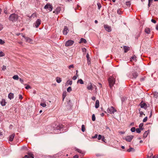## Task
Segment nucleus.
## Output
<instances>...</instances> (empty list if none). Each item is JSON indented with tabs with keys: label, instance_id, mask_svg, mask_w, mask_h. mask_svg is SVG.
Returning <instances> with one entry per match:
<instances>
[{
	"label": "nucleus",
	"instance_id": "f257e3e1",
	"mask_svg": "<svg viewBox=\"0 0 158 158\" xmlns=\"http://www.w3.org/2000/svg\"><path fill=\"white\" fill-rule=\"evenodd\" d=\"M116 74H113L111 76H110L108 79V81L109 85L110 88L112 89L116 81V79L118 80Z\"/></svg>",
	"mask_w": 158,
	"mask_h": 158
},
{
	"label": "nucleus",
	"instance_id": "f03ea898",
	"mask_svg": "<svg viewBox=\"0 0 158 158\" xmlns=\"http://www.w3.org/2000/svg\"><path fill=\"white\" fill-rule=\"evenodd\" d=\"M18 17V16L17 14H13L9 16V19L13 22H15L17 20Z\"/></svg>",
	"mask_w": 158,
	"mask_h": 158
},
{
	"label": "nucleus",
	"instance_id": "7ed1b4c3",
	"mask_svg": "<svg viewBox=\"0 0 158 158\" xmlns=\"http://www.w3.org/2000/svg\"><path fill=\"white\" fill-rule=\"evenodd\" d=\"M44 8L46 9L48 12L51 11L53 9V6L50 3H48L44 7Z\"/></svg>",
	"mask_w": 158,
	"mask_h": 158
},
{
	"label": "nucleus",
	"instance_id": "20e7f679",
	"mask_svg": "<svg viewBox=\"0 0 158 158\" xmlns=\"http://www.w3.org/2000/svg\"><path fill=\"white\" fill-rule=\"evenodd\" d=\"M107 111L108 113L111 114H114L116 111V110L113 106H111L107 109Z\"/></svg>",
	"mask_w": 158,
	"mask_h": 158
},
{
	"label": "nucleus",
	"instance_id": "39448f33",
	"mask_svg": "<svg viewBox=\"0 0 158 158\" xmlns=\"http://www.w3.org/2000/svg\"><path fill=\"white\" fill-rule=\"evenodd\" d=\"M133 137L134 136L133 135H128L124 137L123 138V139L127 142H130Z\"/></svg>",
	"mask_w": 158,
	"mask_h": 158
},
{
	"label": "nucleus",
	"instance_id": "423d86ee",
	"mask_svg": "<svg viewBox=\"0 0 158 158\" xmlns=\"http://www.w3.org/2000/svg\"><path fill=\"white\" fill-rule=\"evenodd\" d=\"M86 88L88 90H93L94 89L93 85L91 82H89L87 85Z\"/></svg>",
	"mask_w": 158,
	"mask_h": 158
},
{
	"label": "nucleus",
	"instance_id": "0eeeda50",
	"mask_svg": "<svg viewBox=\"0 0 158 158\" xmlns=\"http://www.w3.org/2000/svg\"><path fill=\"white\" fill-rule=\"evenodd\" d=\"M41 23V20L40 19H38L36 22L33 24V26L36 28L38 27Z\"/></svg>",
	"mask_w": 158,
	"mask_h": 158
},
{
	"label": "nucleus",
	"instance_id": "6e6552de",
	"mask_svg": "<svg viewBox=\"0 0 158 158\" xmlns=\"http://www.w3.org/2000/svg\"><path fill=\"white\" fill-rule=\"evenodd\" d=\"M74 43V41L71 40H69L65 43V46L68 47L69 46H71L73 45Z\"/></svg>",
	"mask_w": 158,
	"mask_h": 158
},
{
	"label": "nucleus",
	"instance_id": "1a4fd4ad",
	"mask_svg": "<svg viewBox=\"0 0 158 158\" xmlns=\"http://www.w3.org/2000/svg\"><path fill=\"white\" fill-rule=\"evenodd\" d=\"M104 27L105 30L107 31L110 32L111 31V27L107 25H104Z\"/></svg>",
	"mask_w": 158,
	"mask_h": 158
},
{
	"label": "nucleus",
	"instance_id": "9d476101",
	"mask_svg": "<svg viewBox=\"0 0 158 158\" xmlns=\"http://www.w3.org/2000/svg\"><path fill=\"white\" fill-rule=\"evenodd\" d=\"M69 31L68 28L67 26H65L63 31V33L64 35H66Z\"/></svg>",
	"mask_w": 158,
	"mask_h": 158
},
{
	"label": "nucleus",
	"instance_id": "9b49d317",
	"mask_svg": "<svg viewBox=\"0 0 158 158\" xmlns=\"http://www.w3.org/2000/svg\"><path fill=\"white\" fill-rule=\"evenodd\" d=\"M61 10L60 7H57L56 9L53 11V13L56 14H58L60 12Z\"/></svg>",
	"mask_w": 158,
	"mask_h": 158
},
{
	"label": "nucleus",
	"instance_id": "f8f14e48",
	"mask_svg": "<svg viewBox=\"0 0 158 158\" xmlns=\"http://www.w3.org/2000/svg\"><path fill=\"white\" fill-rule=\"evenodd\" d=\"M86 57L87 59V63L88 64V65H89L90 64L91 62L90 59L89 57V56L88 53L87 54Z\"/></svg>",
	"mask_w": 158,
	"mask_h": 158
},
{
	"label": "nucleus",
	"instance_id": "ddd939ff",
	"mask_svg": "<svg viewBox=\"0 0 158 158\" xmlns=\"http://www.w3.org/2000/svg\"><path fill=\"white\" fill-rule=\"evenodd\" d=\"M136 60H137V57L135 55H134V56H132L130 58V60L131 61H136Z\"/></svg>",
	"mask_w": 158,
	"mask_h": 158
},
{
	"label": "nucleus",
	"instance_id": "4468645a",
	"mask_svg": "<svg viewBox=\"0 0 158 158\" xmlns=\"http://www.w3.org/2000/svg\"><path fill=\"white\" fill-rule=\"evenodd\" d=\"M99 106V102L98 100L96 101L95 104V107L96 108H98Z\"/></svg>",
	"mask_w": 158,
	"mask_h": 158
},
{
	"label": "nucleus",
	"instance_id": "2eb2a0df",
	"mask_svg": "<svg viewBox=\"0 0 158 158\" xmlns=\"http://www.w3.org/2000/svg\"><path fill=\"white\" fill-rule=\"evenodd\" d=\"M76 151H77L78 152L82 154L83 155L85 154L84 152L83 151L79 149H76Z\"/></svg>",
	"mask_w": 158,
	"mask_h": 158
},
{
	"label": "nucleus",
	"instance_id": "dca6fc26",
	"mask_svg": "<svg viewBox=\"0 0 158 158\" xmlns=\"http://www.w3.org/2000/svg\"><path fill=\"white\" fill-rule=\"evenodd\" d=\"M87 42L86 40L85 39L82 38L80 39V43H86Z\"/></svg>",
	"mask_w": 158,
	"mask_h": 158
},
{
	"label": "nucleus",
	"instance_id": "f3484780",
	"mask_svg": "<svg viewBox=\"0 0 158 158\" xmlns=\"http://www.w3.org/2000/svg\"><path fill=\"white\" fill-rule=\"evenodd\" d=\"M29 0H24L23 2H22L21 3V5H22L23 3L25 5H28L29 3Z\"/></svg>",
	"mask_w": 158,
	"mask_h": 158
},
{
	"label": "nucleus",
	"instance_id": "a211bd4d",
	"mask_svg": "<svg viewBox=\"0 0 158 158\" xmlns=\"http://www.w3.org/2000/svg\"><path fill=\"white\" fill-rule=\"evenodd\" d=\"M8 97L10 99H13L14 98V94L11 93H9Z\"/></svg>",
	"mask_w": 158,
	"mask_h": 158
},
{
	"label": "nucleus",
	"instance_id": "6ab92c4d",
	"mask_svg": "<svg viewBox=\"0 0 158 158\" xmlns=\"http://www.w3.org/2000/svg\"><path fill=\"white\" fill-rule=\"evenodd\" d=\"M15 134H13L10 136L9 141H12L13 140V139L15 137Z\"/></svg>",
	"mask_w": 158,
	"mask_h": 158
},
{
	"label": "nucleus",
	"instance_id": "aec40b11",
	"mask_svg": "<svg viewBox=\"0 0 158 158\" xmlns=\"http://www.w3.org/2000/svg\"><path fill=\"white\" fill-rule=\"evenodd\" d=\"M150 29L149 28L146 27L145 28V32L146 33L149 34L150 33Z\"/></svg>",
	"mask_w": 158,
	"mask_h": 158
},
{
	"label": "nucleus",
	"instance_id": "412c9836",
	"mask_svg": "<svg viewBox=\"0 0 158 158\" xmlns=\"http://www.w3.org/2000/svg\"><path fill=\"white\" fill-rule=\"evenodd\" d=\"M124 52L126 53L129 50V48L128 47L125 46L124 47Z\"/></svg>",
	"mask_w": 158,
	"mask_h": 158
},
{
	"label": "nucleus",
	"instance_id": "4be33fe9",
	"mask_svg": "<svg viewBox=\"0 0 158 158\" xmlns=\"http://www.w3.org/2000/svg\"><path fill=\"white\" fill-rule=\"evenodd\" d=\"M149 132L148 131H145L143 135V137L144 138H146L148 135Z\"/></svg>",
	"mask_w": 158,
	"mask_h": 158
},
{
	"label": "nucleus",
	"instance_id": "5701e85b",
	"mask_svg": "<svg viewBox=\"0 0 158 158\" xmlns=\"http://www.w3.org/2000/svg\"><path fill=\"white\" fill-rule=\"evenodd\" d=\"M138 76V74L137 73H133L132 74V78H136Z\"/></svg>",
	"mask_w": 158,
	"mask_h": 158
},
{
	"label": "nucleus",
	"instance_id": "b1692460",
	"mask_svg": "<svg viewBox=\"0 0 158 158\" xmlns=\"http://www.w3.org/2000/svg\"><path fill=\"white\" fill-rule=\"evenodd\" d=\"M127 151L128 152H134L135 151V150L133 148L131 147L129 149H127Z\"/></svg>",
	"mask_w": 158,
	"mask_h": 158
},
{
	"label": "nucleus",
	"instance_id": "393cba45",
	"mask_svg": "<svg viewBox=\"0 0 158 158\" xmlns=\"http://www.w3.org/2000/svg\"><path fill=\"white\" fill-rule=\"evenodd\" d=\"M13 78L15 80H18L19 79V77L18 75H15L13 77Z\"/></svg>",
	"mask_w": 158,
	"mask_h": 158
},
{
	"label": "nucleus",
	"instance_id": "a878e982",
	"mask_svg": "<svg viewBox=\"0 0 158 158\" xmlns=\"http://www.w3.org/2000/svg\"><path fill=\"white\" fill-rule=\"evenodd\" d=\"M56 81L58 83H60L61 81V79L59 77H57L56 78Z\"/></svg>",
	"mask_w": 158,
	"mask_h": 158
},
{
	"label": "nucleus",
	"instance_id": "bb28decb",
	"mask_svg": "<svg viewBox=\"0 0 158 158\" xmlns=\"http://www.w3.org/2000/svg\"><path fill=\"white\" fill-rule=\"evenodd\" d=\"M6 102L4 99H2L1 102V104L2 106H4L6 105Z\"/></svg>",
	"mask_w": 158,
	"mask_h": 158
},
{
	"label": "nucleus",
	"instance_id": "cd10ccee",
	"mask_svg": "<svg viewBox=\"0 0 158 158\" xmlns=\"http://www.w3.org/2000/svg\"><path fill=\"white\" fill-rule=\"evenodd\" d=\"M77 83H79L81 84H84V82L82 79H80L78 80L77 81Z\"/></svg>",
	"mask_w": 158,
	"mask_h": 158
},
{
	"label": "nucleus",
	"instance_id": "c85d7f7f",
	"mask_svg": "<svg viewBox=\"0 0 158 158\" xmlns=\"http://www.w3.org/2000/svg\"><path fill=\"white\" fill-rule=\"evenodd\" d=\"M146 104L145 103H143L141 104L140 105V106L141 108H145V107L146 106Z\"/></svg>",
	"mask_w": 158,
	"mask_h": 158
},
{
	"label": "nucleus",
	"instance_id": "c756f323",
	"mask_svg": "<svg viewBox=\"0 0 158 158\" xmlns=\"http://www.w3.org/2000/svg\"><path fill=\"white\" fill-rule=\"evenodd\" d=\"M67 84H68L69 85H71L72 84V81L71 80H68L66 82Z\"/></svg>",
	"mask_w": 158,
	"mask_h": 158
},
{
	"label": "nucleus",
	"instance_id": "7c9ffc66",
	"mask_svg": "<svg viewBox=\"0 0 158 158\" xmlns=\"http://www.w3.org/2000/svg\"><path fill=\"white\" fill-rule=\"evenodd\" d=\"M40 105L44 107H45L46 106V104L45 103H41L40 104Z\"/></svg>",
	"mask_w": 158,
	"mask_h": 158
},
{
	"label": "nucleus",
	"instance_id": "2f4dec72",
	"mask_svg": "<svg viewBox=\"0 0 158 158\" xmlns=\"http://www.w3.org/2000/svg\"><path fill=\"white\" fill-rule=\"evenodd\" d=\"M96 118L94 114H93L92 116V119L93 121H95V120Z\"/></svg>",
	"mask_w": 158,
	"mask_h": 158
},
{
	"label": "nucleus",
	"instance_id": "473e14b6",
	"mask_svg": "<svg viewBox=\"0 0 158 158\" xmlns=\"http://www.w3.org/2000/svg\"><path fill=\"white\" fill-rule=\"evenodd\" d=\"M36 14L35 13H34L31 16H30V18H34L35 17H36Z\"/></svg>",
	"mask_w": 158,
	"mask_h": 158
},
{
	"label": "nucleus",
	"instance_id": "72a5a7b5",
	"mask_svg": "<svg viewBox=\"0 0 158 158\" xmlns=\"http://www.w3.org/2000/svg\"><path fill=\"white\" fill-rule=\"evenodd\" d=\"M5 56V54L2 52L0 51V56L2 57Z\"/></svg>",
	"mask_w": 158,
	"mask_h": 158
},
{
	"label": "nucleus",
	"instance_id": "f704fd0d",
	"mask_svg": "<svg viewBox=\"0 0 158 158\" xmlns=\"http://www.w3.org/2000/svg\"><path fill=\"white\" fill-rule=\"evenodd\" d=\"M143 123H141L139 125V128L141 130H142L143 129V128H142V127H143Z\"/></svg>",
	"mask_w": 158,
	"mask_h": 158
},
{
	"label": "nucleus",
	"instance_id": "c9c22d12",
	"mask_svg": "<svg viewBox=\"0 0 158 158\" xmlns=\"http://www.w3.org/2000/svg\"><path fill=\"white\" fill-rule=\"evenodd\" d=\"M141 130L140 129L137 128L135 129V131L137 133H140L141 132Z\"/></svg>",
	"mask_w": 158,
	"mask_h": 158
},
{
	"label": "nucleus",
	"instance_id": "e433bc0d",
	"mask_svg": "<svg viewBox=\"0 0 158 158\" xmlns=\"http://www.w3.org/2000/svg\"><path fill=\"white\" fill-rule=\"evenodd\" d=\"M74 67L73 64H71L68 66V68L71 70V68H73Z\"/></svg>",
	"mask_w": 158,
	"mask_h": 158
},
{
	"label": "nucleus",
	"instance_id": "4c0bfd02",
	"mask_svg": "<svg viewBox=\"0 0 158 158\" xmlns=\"http://www.w3.org/2000/svg\"><path fill=\"white\" fill-rule=\"evenodd\" d=\"M66 96V93L64 92L63 94L62 95V98H63V101Z\"/></svg>",
	"mask_w": 158,
	"mask_h": 158
},
{
	"label": "nucleus",
	"instance_id": "58836bf2",
	"mask_svg": "<svg viewBox=\"0 0 158 158\" xmlns=\"http://www.w3.org/2000/svg\"><path fill=\"white\" fill-rule=\"evenodd\" d=\"M81 130L83 132H84L85 131V127L84 125H82L81 126Z\"/></svg>",
	"mask_w": 158,
	"mask_h": 158
},
{
	"label": "nucleus",
	"instance_id": "ea45409f",
	"mask_svg": "<svg viewBox=\"0 0 158 158\" xmlns=\"http://www.w3.org/2000/svg\"><path fill=\"white\" fill-rule=\"evenodd\" d=\"M72 90V89L71 87H69L67 89V91L69 92H70Z\"/></svg>",
	"mask_w": 158,
	"mask_h": 158
},
{
	"label": "nucleus",
	"instance_id": "a19ab883",
	"mask_svg": "<svg viewBox=\"0 0 158 158\" xmlns=\"http://www.w3.org/2000/svg\"><path fill=\"white\" fill-rule=\"evenodd\" d=\"M28 155H25L23 158H30V153H28Z\"/></svg>",
	"mask_w": 158,
	"mask_h": 158
},
{
	"label": "nucleus",
	"instance_id": "79ce46f5",
	"mask_svg": "<svg viewBox=\"0 0 158 158\" xmlns=\"http://www.w3.org/2000/svg\"><path fill=\"white\" fill-rule=\"evenodd\" d=\"M131 131L132 132H134L135 131V127H132L131 129Z\"/></svg>",
	"mask_w": 158,
	"mask_h": 158
},
{
	"label": "nucleus",
	"instance_id": "37998d69",
	"mask_svg": "<svg viewBox=\"0 0 158 158\" xmlns=\"http://www.w3.org/2000/svg\"><path fill=\"white\" fill-rule=\"evenodd\" d=\"M154 97L156 98H157L158 97V93L157 92H155L154 94Z\"/></svg>",
	"mask_w": 158,
	"mask_h": 158
},
{
	"label": "nucleus",
	"instance_id": "c03bdc74",
	"mask_svg": "<svg viewBox=\"0 0 158 158\" xmlns=\"http://www.w3.org/2000/svg\"><path fill=\"white\" fill-rule=\"evenodd\" d=\"M98 139L99 140H100V139H101L102 137V136L100 135H98Z\"/></svg>",
	"mask_w": 158,
	"mask_h": 158
},
{
	"label": "nucleus",
	"instance_id": "a18cd8bd",
	"mask_svg": "<svg viewBox=\"0 0 158 158\" xmlns=\"http://www.w3.org/2000/svg\"><path fill=\"white\" fill-rule=\"evenodd\" d=\"M97 5L98 6V9H100L101 7V4L99 3H97Z\"/></svg>",
	"mask_w": 158,
	"mask_h": 158
},
{
	"label": "nucleus",
	"instance_id": "49530a36",
	"mask_svg": "<svg viewBox=\"0 0 158 158\" xmlns=\"http://www.w3.org/2000/svg\"><path fill=\"white\" fill-rule=\"evenodd\" d=\"M5 43V42L2 40V39H0V44H3Z\"/></svg>",
	"mask_w": 158,
	"mask_h": 158
},
{
	"label": "nucleus",
	"instance_id": "de8ad7c7",
	"mask_svg": "<svg viewBox=\"0 0 158 158\" xmlns=\"http://www.w3.org/2000/svg\"><path fill=\"white\" fill-rule=\"evenodd\" d=\"M152 154H149L148 155H147V158H151L152 156Z\"/></svg>",
	"mask_w": 158,
	"mask_h": 158
},
{
	"label": "nucleus",
	"instance_id": "09e8293b",
	"mask_svg": "<svg viewBox=\"0 0 158 158\" xmlns=\"http://www.w3.org/2000/svg\"><path fill=\"white\" fill-rule=\"evenodd\" d=\"M147 119H148V117H146L143 119V122H146L147 120Z\"/></svg>",
	"mask_w": 158,
	"mask_h": 158
},
{
	"label": "nucleus",
	"instance_id": "8fccbe9b",
	"mask_svg": "<svg viewBox=\"0 0 158 158\" xmlns=\"http://www.w3.org/2000/svg\"><path fill=\"white\" fill-rule=\"evenodd\" d=\"M77 77H78V76H77L76 75L74 76L73 77V79L74 80H76L77 79Z\"/></svg>",
	"mask_w": 158,
	"mask_h": 158
},
{
	"label": "nucleus",
	"instance_id": "3c124183",
	"mask_svg": "<svg viewBox=\"0 0 158 158\" xmlns=\"http://www.w3.org/2000/svg\"><path fill=\"white\" fill-rule=\"evenodd\" d=\"M121 11L120 10V9H118L117 10V13L119 14H121Z\"/></svg>",
	"mask_w": 158,
	"mask_h": 158
},
{
	"label": "nucleus",
	"instance_id": "603ef678",
	"mask_svg": "<svg viewBox=\"0 0 158 158\" xmlns=\"http://www.w3.org/2000/svg\"><path fill=\"white\" fill-rule=\"evenodd\" d=\"M151 21L154 23H156V21L153 19H151Z\"/></svg>",
	"mask_w": 158,
	"mask_h": 158
},
{
	"label": "nucleus",
	"instance_id": "864d4df0",
	"mask_svg": "<svg viewBox=\"0 0 158 158\" xmlns=\"http://www.w3.org/2000/svg\"><path fill=\"white\" fill-rule=\"evenodd\" d=\"M104 142H105V137L103 136H102V138L101 139Z\"/></svg>",
	"mask_w": 158,
	"mask_h": 158
},
{
	"label": "nucleus",
	"instance_id": "5fc2aeb1",
	"mask_svg": "<svg viewBox=\"0 0 158 158\" xmlns=\"http://www.w3.org/2000/svg\"><path fill=\"white\" fill-rule=\"evenodd\" d=\"M30 158H34L33 155L30 152Z\"/></svg>",
	"mask_w": 158,
	"mask_h": 158
},
{
	"label": "nucleus",
	"instance_id": "6e6d98bb",
	"mask_svg": "<svg viewBox=\"0 0 158 158\" xmlns=\"http://www.w3.org/2000/svg\"><path fill=\"white\" fill-rule=\"evenodd\" d=\"M19 98L20 99L22 100L23 98V97L22 95H19Z\"/></svg>",
	"mask_w": 158,
	"mask_h": 158
},
{
	"label": "nucleus",
	"instance_id": "4d7b16f0",
	"mask_svg": "<svg viewBox=\"0 0 158 158\" xmlns=\"http://www.w3.org/2000/svg\"><path fill=\"white\" fill-rule=\"evenodd\" d=\"M6 69V67L5 66L3 65L2 68V70H4Z\"/></svg>",
	"mask_w": 158,
	"mask_h": 158
},
{
	"label": "nucleus",
	"instance_id": "13d9d810",
	"mask_svg": "<svg viewBox=\"0 0 158 158\" xmlns=\"http://www.w3.org/2000/svg\"><path fill=\"white\" fill-rule=\"evenodd\" d=\"M98 135L96 134L94 136L92 137V138L93 139L97 138L98 137Z\"/></svg>",
	"mask_w": 158,
	"mask_h": 158
},
{
	"label": "nucleus",
	"instance_id": "bf43d9fd",
	"mask_svg": "<svg viewBox=\"0 0 158 158\" xmlns=\"http://www.w3.org/2000/svg\"><path fill=\"white\" fill-rule=\"evenodd\" d=\"M4 12L5 14H7V8H6L4 9Z\"/></svg>",
	"mask_w": 158,
	"mask_h": 158
},
{
	"label": "nucleus",
	"instance_id": "052dcab7",
	"mask_svg": "<svg viewBox=\"0 0 158 158\" xmlns=\"http://www.w3.org/2000/svg\"><path fill=\"white\" fill-rule=\"evenodd\" d=\"M94 88L95 89L96 92H97V87L95 85H93Z\"/></svg>",
	"mask_w": 158,
	"mask_h": 158
},
{
	"label": "nucleus",
	"instance_id": "680f3d73",
	"mask_svg": "<svg viewBox=\"0 0 158 158\" xmlns=\"http://www.w3.org/2000/svg\"><path fill=\"white\" fill-rule=\"evenodd\" d=\"M19 81L21 82V83H23V80L21 78H20L19 79Z\"/></svg>",
	"mask_w": 158,
	"mask_h": 158
},
{
	"label": "nucleus",
	"instance_id": "e2e57ef3",
	"mask_svg": "<svg viewBox=\"0 0 158 158\" xmlns=\"http://www.w3.org/2000/svg\"><path fill=\"white\" fill-rule=\"evenodd\" d=\"M3 28L2 25L0 23V31H1Z\"/></svg>",
	"mask_w": 158,
	"mask_h": 158
},
{
	"label": "nucleus",
	"instance_id": "0e129e2a",
	"mask_svg": "<svg viewBox=\"0 0 158 158\" xmlns=\"http://www.w3.org/2000/svg\"><path fill=\"white\" fill-rule=\"evenodd\" d=\"M92 99L93 100H95L96 99V97H95L93 96L92 97Z\"/></svg>",
	"mask_w": 158,
	"mask_h": 158
},
{
	"label": "nucleus",
	"instance_id": "69168bd1",
	"mask_svg": "<svg viewBox=\"0 0 158 158\" xmlns=\"http://www.w3.org/2000/svg\"><path fill=\"white\" fill-rule=\"evenodd\" d=\"M78 156L77 155H75L73 156V158H78Z\"/></svg>",
	"mask_w": 158,
	"mask_h": 158
},
{
	"label": "nucleus",
	"instance_id": "338daca9",
	"mask_svg": "<svg viewBox=\"0 0 158 158\" xmlns=\"http://www.w3.org/2000/svg\"><path fill=\"white\" fill-rule=\"evenodd\" d=\"M76 75L77 76H78V71L77 70H76Z\"/></svg>",
	"mask_w": 158,
	"mask_h": 158
},
{
	"label": "nucleus",
	"instance_id": "774afa93",
	"mask_svg": "<svg viewBox=\"0 0 158 158\" xmlns=\"http://www.w3.org/2000/svg\"><path fill=\"white\" fill-rule=\"evenodd\" d=\"M143 114V112L141 111L140 112V116H141Z\"/></svg>",
	"mask_w": 158,
	"mask_h": 158
}]
</instances>
